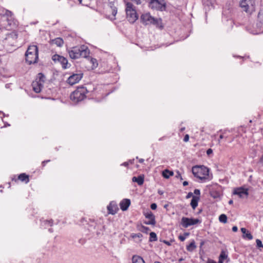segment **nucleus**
Masks as SVG:
<instances>
[{
	"label": "nucleus",
	"mask_w": 263,
	"mask_h": 263,
	"mask_svg": "<svg viewBox=\"0 0 263 263\" xmlns=\"http://www.w3.org/2000/svg\"><path fill=\"white\" fill-rule=\"evenodd\" d=\"M70 58L77 59L80 58H87L89 57L90 51L87 47L83 45L80 47H74L68 50Z\"/></svg>",
	"instance_id": "obj_1"
},
{
	"label": "nucleus",
	"mask_w": 263,
	"mask_h": 263,
	"mask_svg": "<svg viewBox=\"0 0 263 263\" xmlns=\"http://www.w3.org/2000/svg\"><path fill=\"white\" fill-rule=\"evenodd\" d=\"M39 59L38 48L36 45H30L25 53L26 62L30 65L37 63Z\"/></svg>",
	"instance_id": "obj_2"
},
{
	"label": "nucleus",
	"mask_w": 263,
	"mask_h": 263,
	"mask_svg": "<svg viewBox=\"0 0 263 263\" xmlns=\"http://www.w3.org/2000/svg\"><path fill=\"white\" fill-rule=\"evenodd\" d=\"M88 91L86 87H78L76 90L73 91L70 96V99L74 103H78L84 100L86 98V94Z\"/></svg>",
	"instance_id": "obj_3"
},
{
	"label": "nucleus",
	"mask_w": 263,
	"mask_h": 263,
	"mask_svg": "<svg viewBox=\"0 0 263 263\" xmlns=\"http://www.w3.org/2000/svg\"><path fill=\"white\" fill-rule=\"evenodd\" d=\"M192 171L195 177L201 180L206 179L209 176V170L203 165L194 166L192 167Z\"/></svg>",
	"instance_id": "obj_4"
},
{
	"label": "nucleus",
	"mask_w": 263,
	"mask_h": 263,
	"mask_svg": "<svg viewBox=\"0 0 263 263\" xmlns=\"http://www.w3.org/2000/svg\"><path fill=\"white\" fill-rule=\"evenodd\" d=\"M125 11L128 21L131 23H134L138 19V16L135 7L132 3L127 2L126 3Z\"/></svg>",
	"instance_id": "obj_5"
},
{
	"label": "nucleus",
	"mask_w": 263,
	"mask_h": 263,
	"mask_svg": "<svg viewBox=\"0 0 263 263\" xmlns=\"http://www.w3.org/2000/svg\"><path fill=\"white\" fill-rule=\"evenodd\" d=\"M240 6L243 11L249 14H251L255 11L254 0H241Z\"/></svg>",
	"instance_id": "obj_6"
},
{
	"label": "nucleus",
	"mask_w": 263,
	"mask_h": 263,
	"mask_svg": "<svg viewBox=\"0 0 263 263\" xmlns=\"http://www.w3.org/2000/svg\"><path fill=\"white\" fill-rule=\"evenodd\" d=\"M149 7L154 10L164 11L166 9L165 0H148Z\"/></svg>",
	"instance_id": "obj_7"
},
{
	"label": "nucleus",
	"mask_w": 263,
	"mask_h": 263,
	"mask_svg": "<svg viewBox=\"0 0 263 263\" xmlns=\"http://www.w3.org/2000/svg\"><path fill=\"white\" fill-rule=\"evenodd\" d=\"M201 221L198 219L190 218L183 217L181 218V224L185 228L196 224L200 223Z\"/></svg>",
	"instance_id": "obj_8"
},
{
	"label": "nucleus",
	"mask_w": 263,
	"mask_h": 263,
	"mask_svg": "<svg viewBox=\"0 0 263 263\" xmlns=\"http://www.w3.org/2000/svg\"><path fill=\"white\" fill-rule=\"evenodd\" d=\"M83 74L81 72L73 74L67 79V82L70 85H73L78 83L82 78Z\"/></svg>",
	"instance_id": "obj_9"
},
{
	"label": "nucleus",
	"mask_w": 263,
	"mask_h": 263,
	"mask_svg": "<svg viewBox=\"0 0 263 263\" xmlns=\"http://www.w3.org/2000/svg\"><path fill=\"white\" fill-rule=\"evenodd\" d=\"M141 18L145 24H158L159 21L152 17L149 13H145L141 15Z\"/></svg>",
	"instance_id": "obj_10"
},
{
	"label": "nucleus",
	"mask_w": 263,
	"mask_h": 263,
	"mask_svg": "<svg viewBox=\"0 0 263 263\" xmlns=\"http://www.w3.org/2000/svg\"><path fill=\"white\" fill-rule=\"evenodd\" d=\"M12 12L4 8L0 9V15L7 21L8 24H10V22L12 21Z\"/></svg>",
	"instance_id": "obj_11"
},
{
	"label": "nucleus",
	"mask_w": 263,
	"mask_h": 263,
	"mask_svg": "<svg viewBox=\"0 0 263 263\" xmlns=\"http://www.w3.org/2000/svg\"><path fill=\"white\" fill-rule=\"evenodd\" d=\"M52 59L55 62H58L61 63L62 65V67L64 69L67 68V65L68 64V60L66 58H64L63 56H61L58 54H54L52 56Z\"/></svg>",
	"instance_id": "obj_12"
},
{
	"label": "nucleus",
	"mask_w": 263,
	"mask_h": 263,
	"mask_svg": "<svg viewBox=\"0 0 263 263\" xmlns=\"http://www.w3.org/2000/svg\"><path fill=\"white\" fill-rule=\"evenodd\" d=\"M233 194L238 195L241 198H247L249 195L248 190L242 187L236 188L234 190Z\"/></svg>",
	"instance_id": "obj_13"
},
{
	"label": "nucleus",
	"mask_w": 263,
	"mask_h": 263,
	"mask_svg": "<svg viewBox=\"0 0 263 263\" xmlns=\"http://www.w3.org/2000/svg\"><path fill=\"white\" fill-rule=\"evenodd\" d=\"M144 216L148 219V220L144 222L145 224L148 225H155L156 224L155 217L151 211H149L144 213Z\"/></svg>",
	"instance_id": "obj_14"
},
{
	"label": "nucleus",
	"mask_w": 263,
	"mask_h": 263,
	"mask_svg": "<svg viewBox=\"0 0 263 263\" xmlns=\"http://www.w3.org/2000/svg\"><path fill=\"white\" fill-rule=\"evenodd\" d=\"M256 26L259 31L263 30V8L260 9L258 13Z\"/></svg>",
	"instance_id": "obj_15"
},
{
	"label": "nucleus",
	"mask_w": 263,
	"mask_h": 263,
	"mask_svg": "<svg viewBox=\"0 0 263 263\" xmlns=\"http://www.w3.org/2000/svg\"><path fill=\"white\" fill-rule=\"evenodd\" d=\"M108 213L114 215L118 210L117 204L115 201H111L107 207Z\"/></svg>",
	"instance_id": "obj_16"
},
{
	"label": "nucleus",
	"mask_w": 263,
	"mask_h": 263,
	"mask_svg": "<svg viewBox=\"0 0 263 263\" xmlns=\"http://www.w3.org/2000/svg\"><path fill=\"white\" fill-rule=\"evenodd\" d=\"M130 204V200L128 199H124L120 203L121 209L123 211H126Z\"/></svg>",
	"instance_id": "obj_17"
},
{
	"label": "nucleus",
	"mask_w": 263,
	"mask_h": 263,
	"mask_svg": "<svg viewBox=\"0 0 263 263\" xmlns=\"http://www.w3.org/2000/svg\"><path fill=\"white\" fill-rule=\"evenodd\" d=\"M32 86L33 90L36 93L40 92L43 87V85L41 84V82H38L37 81H33L32 82Z\"/></svg>",
	"instance_id": "obj_18"
},
{
	"label": "nucleus",
	"mask_w": 263,
	"mask_h": 263,
	"mask_svg": "<svg viewBox=\"0 0 263 263\" xmlns=\"http://www.w3.org/2000/svg\"><path fill=\"white\" fill-rule=\"evenodd\" d=\"M144 176L143 175H140L138 177H133L132 181L135 182H137L138 185H141L144 182Z\"/></svg>",
	"instance_id": "obj_19"
},
{
	"label": "nucleus",
	"mask_w": 263,
	"mask_h": 263,
	"mask_svg": "<svg viewBox=\"0 0 263 263\" xmlns=\"http://www.w3.org/2000/svg\"><path fill=\"white\" fill-rule=\"evenodd\" d=\"M200 199V197L199 196H193V198L191 200V205L193 209L195 210L196 208L198 206V203Z\"/></svg>",
	"instance_id": "obj_20"
},
{
	"label": "nucleus",
	"mask_w": 263,
	"mask_h": 263,
	"mask_svg": "<svg viewBox=\"0 0 263 263\" xmlns=\"http://www.w3.org/2000/svg\"><path fill=\"white\" fill-rule=\"evenodd\" d=\"M52 44H55L58 47H61L64 44L63 40L61 37L55 38L51 41Z\"/></svg>",
	"instance_id": "obj_21"
},
{
	"label": "nucleus",
	"mask_w": 263,
	"mask_h": 263,
	"mask_svg": "<svg viewBox=\"0 0 263 263\" xmlns=\"http://www.w3.org/2000/svg\"><path fill=\"white\" fill-rule=\"evenodd\" d=\"M132 262L133 263H145L144 260L141 256L136 255L133 256Z\"/></svg>",
	"instance_id": "obj_22"
},
{
	"label": "nucleus",
	"mask_w": 263,
	"mask_h": 263,
	"mask_svg": "<svg viewBox=\"0 0 263 263\" xmlns=\"http://www.w3.org/2000/svg\"><path fill=\"white\" fill-rule=\"evenodd\" d=\"M18 178L19 180L25 183H28L29 181V176L24 173L21 174Z\"/></svg>",
	"instance_id": "obj_23"
},
{
	"label": "nucleus",
	"mask_w": 263,
	"mask_h": 263,
	"mask_svg": "<svg viewBox=\"0 0 263 263\" xmlns=\"http://www.w3.org/2000/svg\"><path fill=\"white\" fill-rule=\"evenodd\" d=\"M174 175L173 171H169L168 170H165L162 172V176L164 178L168 179L170 176Z\"/></svg>",
	"instance_id": "obj_24"
},
{
	"label": "nucleus",
	"mask_w": 263,
	"mask_h": 263,
	"mask_svg": "<svg viewBox=\"0 0 263 263\" xmlns=\"http://www.w3.org/2000/svg\"><path fill=\"white\" fill-rule=\"evenodd\" d=\"M196 248L195 242L193 240L189 245L186 246V250L189 252H192Z\"/></svg>",
	"instance_id": "obj_25"
},
{
	"label": "nucleus",
	"mask_w": 263,
	"mask_h": 263,
	"mask_svg": "<svg viewBox=\"0 0 263 263\" xmlns=\"http://www.w3.org/2000/svg\"><path fill=\"white\" fill-rule=\"evenodd\" d=\"M36 81H37L38 82H41V83L43 85L45 81V76L42 73H39L37 75Z\"/></svg>",
	"instance_id": "obj_26"
},
{
	"label": "nucleus",
	"mask_w": 263,
	"mask_h": 263,
	"mask_svg": "<svg viewBox=\"0 0 263 263\" xmlns=\"http://www.w3.org/2000/svg\"><path fill=\"white\" fill-rule=\"evenodd\" d=\"M157 240V236L155 232H151L149 234V241L151 242L155 241Z\"/></svg>",
	"instance_id": "obj_27"
},
{
	"label": "nucleus",
	"mask_w": 263,
	"mask_h": 263,
	"mask_svg": "<svg viewBox=\"0 0 263 263\" xmlns=\"http://www.w3.org/2000/svg\"><path fill=\"white\" fill-rule=\"evenodd\" d=\"M210 195L213 198L215 199L219 198L220 197V193L219 192L215 191H211Z\"/></svg>",
	"instance_id": "obj_28"
},
{
	"label": "nucleus",
	"mask_w": 263,
	"mask_h": 263,
	"mask_svg": "<svg viewBox=\"0 0 263 263\" xmlns=\"http://www.w3.org/2000/svg\"><path fill=\"white\" fill-rule=\"evenodd\" d=\"M220 222L226 223L227 222V217L225 214H221L219 217Z\"/></svg>",
	"instance_id": "obj_29"
},
{
	"label": "nucleus",
	"mask_w": 263,
	"mask_h": 263,
	"mask_svg": "<svg viewBox=\"0 0 263 263\" xmlns=\"http://www.w3.org/2000/svg\"><path fill=\"white\" fill-rule=\"evenodd\" d=\"M227 257H228V255H227L226 252L224 251V250H222L220 253V254L219 256V258L222 259V260H224Z\"/></svg>",
	"instance_id": "obj_30"
},
{
	"label": "nucleus",
	"mask_w": 263,
	"mask_h": 263,
	"mask_svg": "<svg viewBox=\"0 0 263 263\" xmlns=\"http://www.w3.org/2000/svg\"><path fill=\"white\" fill-rule=\"evenodd\" d=\"M242 237H243V238H247L249 240H251L253 239L252 235L250 233H249L248 231H247V233L246 232L245 234L243 235Z\"/></svg>",
	"instance_id": "obj_31"
},
{
	"label": "nucleus",
	"mask_w": 263,
	"mask_h": 263,
	"mask_svg": "<svg viewBox=\"0 0 263 263\" xmlns=\"http://www.w3.org/2000/svg\"><path fill=\"white\" fill-rule=\"evenodd\" d=\"M189 233H185L183 235H179V239L180 241H183L185 240L186 237L189 235Z\"/></svg>",
	"instance_id": "obj_32"
},
{
	"label": "nucleus",
	"mask_w": 263,
	"mask_h": 263,
	"mask_svg": "<svg viewBox=\"0 0 263 263\" xmlns=\"http://www.w3.org/2000/svg\"><path fill=\"white\" fill-rule=\"evenodd\" d=\"M256 247L257 248H263V244L262 243V242L259 239H257L256 240Z\"/></svg>",
	"instance_id": "obj_33"
},
{
	"label": "nucleus",
	"mask_w": 263,
	"mask_h": 263,
	"mask_svg": "<svg viewBox=\"0 0 263 263\" xmlns=\"http://www.w3.org/2000/svg\"><path fill=\"white\" fill-rule=\"evenodd\" d=\"M140 231L142 232L143 233H147V232L150 231V229L148 227H145L143 226H141Z\"/></svg>",
	"instance_id": "obj_34"
},
{
	"label": "nucleus",
	"mask_w": 263,
	"mask_h": 263,
	"mask_svg": "<svg viewBox=\"0 0 263 263\" xmlns=\"http://www.w3.org/2000/svg\"><path fill=\"white\" fill-rule=\"evenodd\" d=\"M90 62L92 64V67L96 68L98 66L97 61L96 59L91 58Z\"/></svg>",
	"instance_id": "obj_35"
},
{
	"label": "nucleus",
	"mask_w": 263,
	"mask_h": 263,
	"mask_svg": "<svg viewBox=\"0 0 263 263\" xmlns=\"http://www.w3.org/2000/svg\"><path fill=\"white\" fill-rule=\"evenodd\" d=\"M131 237L133 238H141L142 237V234H141L140 233H137V234L133 233V234H131Z\"/></svg>",
	"instance_id": "obj_36"
},
{
	"label": "nucleus",
	"mask_w": 263,
	"mask_h": 263,
	"mask_svg": "<svg viewBox=\"0 0 263 263\" xmlns=\"http://www.w3.org/2000/svg\"><path fill=\"white\" fill-rule=\"evenodd\" d=\"M42 222L44 223L45 225L48 224L50 226H52L53 224V220L52 219L50 220H45L43 221Z\"/></svg>",
	"instance_id": "obj_37"
},
{
	"label": "nucleus",
	"mask_w": 263,
	"mask_h": 263,
	"mask_svg": "<svg viewBox=\"0 0 263 263\" xmlns=\"http://www.w3.org/2000/svg\"><path fill=\"white\" fill-rule=\"evenodd\" d=\"M111 13H112V16L114 17H115V16L116 15L117 13V7H114L113 8V10H111Z\"/></svg>",
	"instance_id": "obj_38"
},
{
	"label": "nucleus",
	"mask_w": 263,
	"mask_h": 263,
	"mask_svg": "<svg viewBox=\"0 0 263 263\" xmlns=\"http://www.w3.org/2000/svg\"><path fill=\"white\" fill-rule=\"evenodd\" d=\"M133 2L135 3L137 5L141 4L143 1L145 0H131Z\"/></svg>",
	"instance_id": "obj_39"
},
{
	"label": "nucleus",
	"mask_w": 263,
	"mask_h": 263,
	"mask_svg": "<svg viewBox=\"0 0 263 263\" xmlns=\"http://www.w3.org/2000/svg\"><path fill=\"white\" fill-rule=\"evenodd\" d=\"M176 177L177 178L180 179L181 180H183V178H182V177L181 176V175L180 173L178 171H177L176 172Z\"/></svg>",
	"instance_id": "obj_40"
},
{
	"label": "nucleus",
	"mask_w": 263,
	"mask_h": 263,
	"mask_svg": "<svg viewBox=\"0 0 263 263\" xmlns=\"http://www.w3.org/2000/svg\"><path fill=\"white\" fill-rule=\"evenodd\" d=\"M157 205L156 203H153L151 204V208L153 210H156L157 209Z\"/></svg>",
	"instance_id": "obj_41"
},
{
	"label": "nucleus",
	"mask_w": 263,
	"mask_h": 263,
	"mask_svg": "<svg viewBox=\"0 0 263 263\" xmlns=\"http://www.w3.org/2000/svg\"><path fill=\"white\" fill-rule=\"evenodd\" d=\"M189 135L186 134L185 135L184 137V139H183V141L185 142H187L189 141Z\"/></svg>",
	"instance_id": "obj_42"
},
{
	"label": "nucleus",
	"mask_w": 263,
	"mask_h": 263,
	"mask_svg": "<svg viewBox=\"0 0 263 263\" xmlns=\"http://www.w3.org/2000/svg\"><path fill=\"white\" fill-rule=\"evenodd\" d=\"M109 7H110L111 10H113L114 7H116V6L115 5L114 2L109 3Z\"/></svg>",
	"instance_id": "obj_43"
},
{
	"label": "nucleus",
	"mask_w": 263,
	"mask_h": 263,
	"mask_svg": "<svg viewBox=\"0 0 263 263\" xmlns=\"http://www.w3.org/2000/svg\"><path fill=\"white\" fill-rule=\"evenodd\" d=\"M194 196L192 192H189L186 196V198L188 199Z\"/></svg>",
	"instance_id": "obj_44"
},
{
	"label": "nucleus",
	"mask_w": 263,
	"mask_h": 263,
	"mask_svg": "<svg viewBox=\"0 0 263 263\" xmlns=\"http://www.w3.org/2000/svg\"><path fill=\"white\" fill-rule=\"evenodd\" d=\"M194 193L196 195H200V191L198 189H195L194 191Z\"/></svg>",
	"instance_id": "obj_45"
},
{
	"label": "nucleus",
	"mask_w": 263,
	"mask_h": 263,
	"mask_svg": "<svg viewBox=\"0 0 263 263\" xmlns=\"http://www.w3.org/2000/svg\"><path fill=\"white\" fill-rule=\"evenodd\" d=\"M80 4H81L82 5H84V6H87V4L85 3V2L84 1V0H78Z\"/></svg>",
	"instance_id": "obj_46"
},
{
	"label": "nucleus",
	"mask_w": 263,
	"mask_h": 263,
	"mask_svg": "<svg viewBox=\"0 0 263 263\" xmlns=\"http://www.w3.org/2000/svg\"><path fill=\"white\" fill-rule=\"evenodd\" d=\"M241 231L243 233V235L245 234L246 232H247V230L245 228H241Z\"/></svg>",
	"instance_id": "obj_47"
},
{
	"label": "nucleus",
	"mask_w": 263,
	"mask_h": 263,
	"mask_svg": "<svg viewBox=\"0 0 263 263\" xmlns=\"http://www.w3.org/2000/svg\"><path fill=\"white\" fill-rule=\"evenodd\" d=\"M212 153H213V151H212V149H211V148L208 149L207 150V151H206V154H207V155H210V154H212Z\"/></svg>",
	"instance_id": "obj_48"
},
{
	"label": "nucleus",
	"mask_w": 263,
	"mask_h": 263,
	"mask_svg": "<svg viewBox=\"0 0 263 263\" xmlns=\"http://www.w3.org/2000/svg\"><path fill=\"white\" fill-rule=\"evenodd\" d=\"M163 242L165 244L167 245V246H171V242H170V241H167V240H163Z\"/></svg>",
	"instance_id": "obj_49"
},
{
	"label": "nucleus",
	"mask_w": 263,
	"mask_h": 263,
	"mask_svg": "<svg viewBox=\"0 0 263 263\" xmlns=\"http://www.w3.org/2000/svg\"><path fill=\"white\" fill-rule=\"evenodd\" d=\"M237 230H238V228H237V227L236 226H234V227H233V228H232V231H233V232H237Z\"/></svg>",
	"instance_id": "obj_50"
},
{
	"label": "nucleus",
	"mask_w": 263,
	"mask_h": 263,
	"mask_svg": "<svg viewBox=\"0 0 263 263\" xmlns=\"http://www.w3.org/2000/svg\"><path fill=\"white\" fill-rule=\"evenodd\" d=\"M223 138V135H220L219 136V139L218 140V143H220V140Z\"/></svg>",
	"instance_id": "obj_51"
},
{
	"label": "nucleus",
	"mask_w": 263,
	"mask_h": 263,
	"mask_svg": "<svg viewBox=\"0 0 263 263\" xmlns=\"http://www.w3.org/2000/svg\"><path fill=\"white\" fill-rule=\"evenodd\" d=\"M188 184H189V183H188V182H187V181H184V182H183V186H186V185H187Z\"/></svg>",
	"instance_id": "obj_52"
},
{
	"label": "nucleus",
	"mask_w": 263,
	"mask_h": 263,
	"mask_svg": "<svg viewBox=\"0 0 263 263\" xmlns=\"http://www.w3.org/2000/svg\"><path fill=\"white\" fill-rule=\"evenodd\" d=\"M123 165L125 166H127L128 165V163L127 162H125L122 164Z\"/></svg>",
	"instance_id": "obj_53"
},
{
	"label": "nucleus",
	"mask_w": 263,
	"mask_h": 263,
	"mask_svg": "<svg viewBox=\"0 0 263 263\" xmlns=\"http://www.w3.org/2000/svg\"><path fill=\"white\" fill-rule=\"evenodd\" d=\"M224 260L219 258L218 263H223Z\"/></svg>",
	"instance_id": "obj_54"
},
{
	"label": "nucleus",
	"mask_w": 263,
	"mask_h": 263,
	"mask_svg": "<svg viewBox=\"0 0 263 263\" xmlns=\"http://www.w3.org/2000/svg\"><path fill=\"white\" fill-rule=\"evenodd\" d=\"M233 203V201L232 200H229V204H232Z\"/></svg>",
	"instance_id": "obj_55"
},
{
	"label": "nucleus",
	"mask_w": 263,
	"mask_h": 263,
	"mask_svg": "<svg viewBox=\"0 0 263 263\" xmlns=\"http://www.w3.org/2000/svg\"><path fill=\"white\" fill-rule=\"evenodd\" d=\"M139 162L140 163H143L144 162V159H140L139 160Z\"/></svg>",
	"instance_id": "obj_56"
},
{
	"label": "nucleus",
	"mask_w": 263,
	"mask_h": 263,
	"mask_svg": "<svg viewBox=\"0 0 263 263\" xmlns=\"http://www.w3.org/2000/svg\"><path fill=\"white\" fill-rule=\"evenodd\" d=\"M46 163H45V162L44 161L42 162V166L44 167L45 166V164H46Z\"/></svg>",
	"instance_id": "obj_57"
},
{
	"label": "nucleus",
	"mask_w": 263,
	"mask_h": 263,
	"mask_svg": "<svg viewBox=\"0 0 263 263\" xmlns=\"http://www.w3.org/2000/svg\"><path fill=\"white\" fill-rule=\"evenodd\" d=\"M184 129H185V127H182V128L180 129V130H181V132H183Z\"/></svg>",
	"instance_id": "obj_58"
},
{
	"label": "nucleus",
	"mask_w": 263,
	"mask_h": 263,
	"mask_svg": "<svg viewBox=\"0 0 263 263\" xmlns=\"http://www.w3.org/2000/svg\"><path fill=\"white\" fill-rule=\"evenodd\" d=\"M204 244V242L203 241H202L201 243H200V247H202V245H203Z\"/></svg>",
	"instance_id": "obj_59"
},
{
	"label": "nucleus",
	"mask_w": 263,
	"mask_h": 263,
	"mask_svg": "<svg viewBox=\"0 0 263 263\" xmlns=\"http://www.w3.org/2000/svg\"><path fill=\"white\" fill-rule=\"evenodd\" d=\"M45 163H47L50 161V160H45Z\"/></svg>",
	"instance_id": "obj_60"
},
{
	"label": "nucleus",
	"mask_w": 263,
	"mask_h": 263,
	"mask_svg": "<svg viewBox=\"0 0 263 263\" xmlns=\"http://www.w3.org/2000/svg\"><path fill=\"white\" fill-rule=\"evenodd\" d=\"M260 160H261V161H263V154H262V157H261V158L260 159Z\"/></svg>",
	"instance_id": "obj_61"
},
{
	"label": "nucleus",
	"mask_w": 263,
	"mask_h": 263,
	"mask_svg": "<svg viewBox=\"0 0 263 263\" xmlns=\"http://www.w3.org/2000/svg\"><path fill=\"white\" fill-rule=\"evenodd\" d=\"M163 137L160 138L159 139V141L162 140H163Z\"/></svg>",
	"instance_id": "obj_62"
},
{
	"label": "nucleus",
	"mask_w": 263,
	"mask_h": 263,
	"mask_svg": "<svg viewBox=\"0 0 263 263\" xmlns=\"http://www.w3.org/2000/svg\"><path fill=\"white\" fill-rule=\"evenodd\" d=\"M209 263H216V262L215 261H211V262H210Z\"/></svg>",
	"instance_id": "obj_63"
},
{
	"label": "nucleus",
	"mask_w": 263,
	"mask_h": 263,
	"mask_svg": "<svg viewBox=\"0 0 263 263\" xmlns=\"http://www.w3.org/2000/svg\"><path fill=\"white\" fill-rule=\"evenodd\" d=\"M154 263H161V262L159 261H155Z\"/></svg>",
	"instance_id": "obj_64"
}]
</instances>
